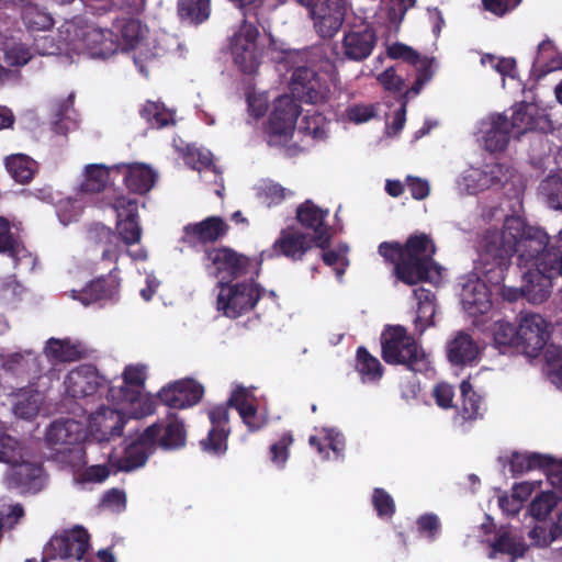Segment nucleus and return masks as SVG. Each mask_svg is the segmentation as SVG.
Segmentation results:
<instances>
[{
  "instance_id": "f257e3e1",
  "label": "nucleus",
  "mask_w": 562,
  "mask_h": 562,
  "mask_svg": "<svg viewBox=\"0 0 562 562\" xmlns=\"http://www.w3.org/2000/svg\"><path fill=\"white\" fill-rule=\"evenodd\" d=\"M539 227L528 225L519 216L506 217L502 231H487L479 249V270L492 284H501L510 265L512 257L517 254L520 269L538 268L539 262L550 266L557 244Z\"/></svg>"
},
{
  "instance_id": "f03ea898",
  "label": "nucleus",
  "mask_w": 562,
  "mask_h": 562,
  "mask_svg": "<svg viewBox=\"0 0 562 562\" xmlns=\"http://www.w3.org/2000/svg\"><path fill=\"white\" fill-rule=\"evenodd\" d=\"M378 251L394 266V276L407 285L434 282L441 277V267L435 261L436 245L425 233L411 235L404 244L383 241Z\"/></svg>"
},
{
  "instance_id": "7ed1b4c3",
  "label": "nucleus",
  "mask_w": 562,
  "mask_h": 562,
  "mask_svg": "<svg viewBox=\"0 0 562 562\" xmlns=\"http://www.w3.org/2000/svg\"><path fill=\"white\" fill-rule=\"evenodd\" d=\"M381 357L391 366H403L415 373L430 368L429 356L415 336L402 325H385L380 337Z\"/></svg>"
},
{
  "instance_id": "20e7f679",
  "label": "nucleus",
  "mask_w": 562,
  "mask_h": 562,
  "mask_svg": "<svg viewBox=\"0 0 562 562\" xmlns=\"http://www.w3.org/2000/svg\"><path fill=\"white\" fill-rule=\"evenodd\" d=\"M59 34L67 44L81 45L92 57L109 58L120 49L114 31L88 24L79 16L65 21Z\"/></svg>"
},
{
  "instance_id": "39448f33",
  "label": "nucleus",
  "mask_w": 562,
  "mask_h": 562,
  "mask_svg": "<svg viewBox=\"0 0 562 562\" xmlns=\"http://www.w3.org/2000/svg\"><path fill=\"white\" fill-rule=\"evenodd\" d=\"M257 260L227 246L206 247L202 257L207 276L218 279V282H234L252 276Z\"/></svg>"
},
{
  "instance_id": "423d86ee",
  "label": "nucleus",
  "mask_w": 562,
  "mask_h": 562,
  "mask_svg": "<svg viewBox=\"0 0 562 562\" xmlns=\"http://www.w3.org/2000/svg\"><path fill=\"white\" fill-rule=\"evenodd\" d=\"M258 277L254 271L248 281L218 282L216 310L232 319L252 311L265 292L255 281Z\"/></svg>"
},
{
  "instance_id": "0eeeda50",
  "label": "nucleus",
  "mask_w": 562,
  "mask_h": 562,
  "mask_svg": "<svg viewBox=\"0 0 562 562\" xmlns=\"http://www.w3.org/2000/svg\"><path fill=\"white\" fill-rule=\"evenodd\" d=\"M90 548V535L80 526L55 535L45 544L43 562L50 560L81 561Z\"/></svg>"
},
{
  "instance_id": "6e6552de",
  "label": "nucleus",
  "mask_w": 562,
  "mask_h": 562,
  "mask_svg": "<svg viewBox=\"0 0 562 562\" xmlns=\"http://www.w3.org/2000/svg\"><path fill=\"white\" fill-rule=\"evenodd\" d=\"M313 246L314 240H312L308 234L293 227L283 228L272 244V247L260 252L256 261L255 274H260L261 265L266 259L285 257L292 261H302Z\"/></svg>"
},
{
  "instance_id": "1a4fd4ad",
  "label": "nucleus",
  "mask_w": 562,
  "mask_h": 562,
  "mask_svg": "<svg viewBox=\"0 0 562 562\" xmlns=\"http://www.w3.org/2000/svg\"><path fill=\"white\" fill-rule=\"evenodd\" d=\"M161 432L159 423L146 427L137 437L126 446L123 457L113 461L116 471L131 472L142 468L149 456L155 451L157 438Z\"/></svg>"
},
{
  "instance_id": "9d476101",
  "label": "nucleus",
  "mask_w": 562,
  "mask_h": 562,
  "mask_svg": "<svg viewBox=\"0 0 562 562\" xmlns=\"http://www.w3.org/2000/svg\"><path fill=\"white\" fill-rule=\"evenodd\" d=\"M83 437L82 425L71 418L53 422L46 431V441L53 450L78 460L82 457V449L78 445Z\"/></svg>"
},
{
  "instance_id": "9b49d317",
  "label": "nucleus",
  "mask_w": 562,
  "mask_h": 562,
  "mask_svg": "<svg viewBox=\"0 0 562 562\" xmlns=\"http://www.w3.org/2000/svg\"><path fill=\"white\" fill-rule=\"evenodd\" d=\"M65 385L67 394L74 398H101L108 387V380L93 364H80L67 373Z\"/></svg>"
},
{
  "instance_id": "f8f14e48",
  "label": "nucleus",
  "mask_w": 562,
  "mask_h": 562,
  "mask_svg": "<svg viewBox=\"0 0 562 562\" xmlns=\"http://www.w3.org/2000/svg\"><path fill=\"white\" fill-rule=\"evenodd\" d=\"M291 91L294 98L310 104H324L328 101L329 86L310 67H297L291 78Z\"/></svg>"
},
{
  "instance_id": "ddd939ff",
  "label": "nucleus",
  "mask_w": 562,
  "mask_h": 562,
  "mask_svg": "<svg viewBox=\"0 0 562 562\" xmlns=\"http://www.w3.org/2000/svg\"><path fill=\"white\" fill-rule=\"evenodd\" d=\"M258 35L256 26L244 23L231 38L234 63L244 74L255 72L260 65L257 50Z\"/></svg>"
},
{
  "instance_id": "4468645a",
  "label": "nucleus",
  "mask_w": 562,
  "mask_h": 562,
  "mask_svg": "<svg viewBox=\"0 0 562 562\" xmlns=\"http://www.w3.org/2000/svg\"><path fill=\"white\" fill-rule=\"evenodd\" d=\"M211 428L207 436L200 441L202 451L212 456H224L228 448L229 408L225 404H220L207 412Z\"/></svg>"
},
{
  "instance_id": "2eb2a0df",
  "label": "nucleus",
  "mask_w": 562,
  "mask_h": 562,
  "mask_svg": "<svg viewBox=\"0 0 562 562\" xmlns=\"http://www.w3.org/2000/svg\"><path fill=\"white\" fill-rule=\"evenodd\" d=\"M347 10V0H321L308 15L321 37L333 38L341 29Z\"/></svg>"
},
{
  "instance_id": "dca6fc26",
  "label": "nucleus",
  "mask_w": 562,
  "mask_h": 562,
  "mask_svg": "<svg viewBox=\"0 0 562 562\" xmlns=\"http://www.w3.org/2000/svg\"><path fill=\"white\" fill-rule=\"evenodd\" d=\"M204 387L194 379L187 378L169 383L160 389L157 397L169 408L184 409L201 402Z\"/></svg>"
},
{
  "instance_id": "f3484780",
  "label": "nucleus",
  "mask_w": 562,
  "mask_h": 562,
  "mask_svg": "<svg viewBox=\"0 0 562 562\" xmlns=\"http://www.w3.org/2000/svg\"><path fill=\"white\" fill-rule=\"evenodd\" d=\"M328 214V210L321 209L311 200H306L296 209L297 222L302 227L313 232L310 237L314 240V246L322 250L331 245V228L326 224Z\"/></svg>"
},
{
  "instance_id": "a211bd4d",
  "label": "nucleus",
  "mask_w": 562,
  "mask_h": 562,
  "mask_svg": "<svg viewBox=\"0 0 562 562\" xmlns=\"http://www.w3.org/2000/svg\"><path fill=\"white\" fill-rule=\"evenodd\" d=\"M549 324L539 314L525 315L518 326L519 352L536 358L547 346Z\"/></svg>"
},
{
  "instance_id": "6ab92c4d",
  "label": "nucleus",
  "mask_w": 562,
  "mask_h": 562,
  "mask_svg": "<svg viewBox=\"0 0 562 562\" xmlns=\"http://www.w3.org/2000/svg\"><path fill=\"white\" fill-rule=\"evenodd\" d=\"M113 209L117 213L116 231L120 239L126 246L138 244L142 238V227L138 216V201L125 195L115 198Z\"/></svg>"
},
{
  "instance_id": "aec40b11",
  "label": "nucleus",
  "mask_w": 562,
  "mask_h": 562,
  "mask_svg": "<svg viewBox=\"0 0 562 562\" xmlns=\"http://www.w3.org/2000/svg\"><path fill=\"white\" fill-rule=\"evenodd\" d=\"M5 481L9 488H16L23 494H36L45 484L44 469L41 463L24 458V461L9 469Z\"/></svg>"
},
{
  "instance_id": "412c9836",
  "label": "nucleus",
  "mask_w": 562,
  "mask_h": 562,
  "mask_svg": "<svg viewBox=\"0 0 562 562\" xmlns=\"http://www.w3.org/2000/svg\"><path fill=\"white\" fill-rule=\"evenodd\" d=\"M525 269L521 295L533 304L544 302L550 296L552 280L557 278L555 273L543 261L538 263V268L528 267Z\"/></svg>"
},
{
  "instance_id": "4be33fe9",
  "label": "nucleus",
  "mask_w": 562,
  "mask_h": 562,
  "mask_svg": "<svg viewBox=\"0 0 562 562\" xmlns=\"http://www.w3.org/2000/svg\"><path fill=\"white\" fill-rule=\"evenodd\" d=\"M112 171L116 173V177H122L123 184L128 192L139 195L148 193L157 180V172L143 162L113 165Z\"/></svg>"
},
{
  "instance_id": "5701e85b",
  "label": "nucleus",
  "mask_w": 562,
  "mask_h": 562,
  "mask_svg": "<svg viewBox=\"0 0 562 562\" xmlns=\"http://www.w3.org/2000/svg\"><path fill=\"white\" fill-rule=\"evenodd\" d=\"M125 423V416L120 409L104 405L89 416V429L99 441H110L121 437Z\"/></svg>"
},
{
  "instance_id": "b1692460",
  "label": "nucleus",
  "mask_w": 562,
  "mask_h": 562,
  "mask_svg": "<svg viewBox=\"0 0 562 562\" xmlns=\"http://www.w3.org/2000/svg\"><path fill=\"white\" fill-rule=\"evenodd\" d=\"M117 270V267H114L108 276H102L90 281L82 290H72V299L81 302L86 306L116 299L120 290V279L115 273Z\"/></svg>"
},
{
  "instance_id": "393cba45",
  "label": "nucleus",
  "mask_w": 562,
  "mask_h": 562,
  "mask_svg": "<svg viewBox=\"0 0 562 562\" xmlns=\"http://www.w3.org/2000/svg\"><path fill=\"white\" fill-rule=\"evenodd\" d=\"M228 224L220 216H209L201 222L190 223L183 228V241L192 247L214 244L228 233Z\"/></svg>"
},
{
  "instance_id": "a878e982",
  "label": "nucleus",
  "mask_w": 562,
  "mask_h": 562,
  "mask_svg": "<svg viewBox=\"0 0 562 562\" xmlns=\"http://www.w3.org/2000/svg\"><path fill=\"white\" fill-rule=\"evenodd\" d=\"M300 113V105L292 97H279L269 116L267 133L273 136L288 135L294 130Z\"/></svg>"
},
{
  "instance_id": "bb28decb",
  "label": "nucleus",
  "mask_w": 562,
  "mask_h": 562,
  "mask_svg": "<svg viewBox=\"0 0 562 562\" xmlns=\"http://www.w3.org/2000/svg\"><path fill=\"white\" fill-rule=\"evenodd\" d=\"M376 34L370 26L349 30L344 34L341 48L344 58L352 61L367 59L376 45Z\"/></svg>"
},
{
  "instance_id": "cd10ccee",
  "label": "nucleus",
  "mask_w": 562,
  "mask_h": 562,
  "mask_svg": "<svg viewBox=\"0 0 562 562\" xmlns=\"http://www.w3.org/2000/svg\"><path fill=\"white\" fill-rule=\"evenodd\" d=\"M0 254L13 260L14 269H33L35 258L10 231L7 220L0 218Z\"/></svg>"
},
{
  "instance_id": "c85d7f7f",
  "label": "nucleus",
  "mask_w": 562,
  "mask_h": 562,
  "mask_svg": "<svg viewBox=\"0 0 562 562\" xmlns=\"http://www.w3.org/2000/svg\"><path fill=\"white\" fill-rule=\"evenodd\" d=\"M479 353L477 344L464 331H459L447 345V357L453 366H472L477 361Z\"/></svg>"
},
{
  "instance_id": "c756f323",
  "label": "nucleus",
  "mask_w": 562,
  "mask_h": 562,
  "mask_svg": "<svg viewBox=\"0 0 562 562\" xmlns=\"http://www.w3.org/2000/svg\"><path fill=\"white\" fill-rule=\"evenodd\" d=\"M2 368L16 376L37 379L43 372L40 356L33 350L13 352L2 358Z\"/></svg>"
},
{
  "instance_id": "7c9ffc66",
  "label": "nucleus",
  "mask_w": 562,
  "mask_h": 562,
  "mask_svg": "<svg viewBox=\"0 0 562 562\" xmlns=\"http://www.w3.org/2000/svg\"><path fill=\"white\" fill-rule=\"evenodd\" d=\"M45 355L56 362L78 361L87 356L85 346L70 338H49L44 348Z\"/></svg>"
},
{
  "instance_id": "2f4dec72",
  "label": "nucleus",
  "mask_w": 562,
  "mask_h": 562,
  "mask_svg": "<svg viewBox=\"0 0 562 562\" xmlns=\"http://www.w3.org/2000/svg\"><path fill=\"white\" fill-rule=\"evenodd\" d=\"M414 295L417 300L416 317L414 319L415 333L419 337L425 330L434 326V317L436 314V295L432 291L418 288L414 290Z\"/></svg>"
},
{
  "instance_id": "473e14b6",
  "label": "nucleus",
  "mask_w": 562,
  "mask_h": 562,
  "mask_svg": "<svg viewBox=\"0 0 562 562\" xmlns=\"http://www.w3.org/2000/svg\"><path fill=\"white\" fill-rule=\"evenodd\" d=\"M553 457L539 452H513L509 461L513 476L521 475L533 470L547 471L552 464Z\"/></svg>"
},
{
  "instance_id": "72a5a7b5",
  "label": "nucleus",
  "mask_w": 562,
  "mask_h": 562,
  "mask_svg": "<svg viewBox=\"0 0 562 562\" xmlns=\"http://www.w3.org/2000/svg\"><path fill=\"white\" fill-rule=\"evenodd\" d=\"M116 35H120V48L122 50H130L136 48L144 40L146 27L138 19L122 18L117 19L113 24Z\"/></svg>"
},
{
  "instance_id": "f704fd0d",
  "label": "nucleus",
  "mask_w": 562,
  "mask_h": 562,
  "mask_svg": "<svg viewBox=\"0 0 562 562\" xmlns=\"http://www.w3.org/2000/svg\"><path fill=\"white\" fill-rule=\"evenodd\" d=\"M161 426V432L157 438V445L165 450H176L186 446L187 430L183 420L176 414L168 415V422Z\"/></svg>"
},
{
  "instance_id": "c9c22d12",
  "label": "nucleus",
  "mask_w": 562,
  "mask_h": 562,
  "mask_svg": "<svg viewBox=\"0 0 562 562\" xmlns=\"http://www.w3.org/2000/svg\"><path fill=\"white\" fill-rule=\"evenodd\" d=\"M462 303L471 315L487 313L492 307L488 291L481 282H471L462 290Z\"/></svg>"
},
{
  "instance_id": "e433bc0d",
  "label": "nucleus",
  "mask_w": 562,
  "mask_h": 562,
  "mask_svg": "<svg viewBox=\"0 0 562 562\" xmlns=\"http://www.w3.org/2000/svg\"><path fill=\"white\" fill-rule=\"evenodd\" d=\"M509 139V120L504 114H497L485 132L484 147L490 153H501L507 148Z\"/></svg>"
},
{
  "instance_id": "4c0bfd02",
  "label": "nucleus",
  "mask_w": 562,
  "mask_h": 562,
  "mask_svg": "<svg viewBox=\"0 0 562 562\" xmlns=\"http://www.w3.org/2000/svg\"><path fill=\"white\" fill-rule=\"evenodd\" d=\"M527 549L528 547L522 541L517 540L508 528H501L491 543L488 558L495 559L501 553L510 555L512 561H515L522 558Z\"/></svg>"
},
{
  "instance_id": "58836bf2",
  "label": "nucleus",
  "mask_w": 562,
  "mask_h": 562,
  "mask_svg": "<svg viewBox=\"0 0 562 562\" xmlns=\"http://www.w3.org/2000/svg\"><path fill=\"white\" fill-rule=\"evenodd\" d=\"M211 0H178L177 13L182 22L200 25L211 15Z\"/></svg>"
},
{
  "instance_id": "ea45409f",
  "label": "nucleus",
  "mask_w": 562,
  "mask_h": 562,
  "mask_svg": "<svg viewBox=\"0 0 562 562\" xmlns=\"http://www.w3.org/2000/svg\"><path fill=\"white\" fill-rule=\"evenodd\" d=\"M462 406L460 415L464 422H474L483 417L484 402L474 390L470 381L463 380L460 384Z\"/></svg>"
},
{
  "instance_id": "a19ab883",
  "label": "nucleus",
  "mask_w": 562,
  "mask_h": 562,
  "mask_svg": "<svg viewBox=\"0 0 562 562\" xmlns=\"http://www.w3.org/2000/svg\"><path fill=\"white\" fill-rule=\"evenodd\" d=\"M75 98L72 91L67 98L57 99L52 104V131L57 135H66L69 131L68 122L71 121V113H75Z\"/></svg>"
},
{
  "instance_id": "79ce46f5",
  "label": "nucleus",
  "mask_w": 562,
  "mask_h": 562,
  "mask_svg": "<svg viewBox=\"0 0 562 562\" xmlns=\"http://www.w3.org/2000/svg\"><path fill=\"white\" fill-rule=\"evenodd\" d=\"M5 168L19 183L31 182L37 171V162L24 154H14L5 158Z\"/></svg>"
},
{
  "instance_id": "37998d69",
  "label": "nucleus",
  "mask_w": 562,
  "mask_h": 562,
  "mask_svg": "<svg viewBox=\"0 0 562 562\" xmlns=\"http://www.w3.org/2000/svg\"><path fill=\"white\" fill-rule=\"evenodd\" d=\"M89 238L95 244H102L106 247L102 251V259L117 262L120 257L119 244L115 233L103 224H94L89 229Z\"/></svg>"
},
{
  "instance_id": "c03bdc74",
  "label": "nucleus",
  "mask_w": 562,
  "mask_h": 562,
  "mask_svg": "<svg viewBox=\"0 0 562 562\" xmlns=\"http://www.w3.org/2000/svg\"><path fill=\"white\" fill-rule=\"evenodd\" d=\"M356 361V369L364 382H376L383 376V366L366 347H358Z\"/></svg>"
},
{
  "instance_id": "a18cd8bd",
  "label": "nucleus",
  "mask_w": 562,
  "mask_h": 562,
  "mask_svg": "<svg viewBox=\"0 0 562 562\" xmlns=\"http://www.w3.org/2000/svg\"><path fill=\"white\" fill-rule=\"evenodd\" d=\"M140 116L153 127L162 128L175 125L173 112L162 103L147 101L139 111Z\"/></svg>"
},
{
  "instance_id": "49530a36",
  "label": "nucleus",
  "mask_w": 562,
  "mask_h": 562,
  "mask_svg": "<svg viewBox=\"0 0 562 562\" xmlns=\"http://www.w3.org/2000/svg\"><path fill=\"white\" fill-rule=\"evenodd\" d=\"M116 177V173H113L112 166L104 167L100 165H91L87 168L86 179L81 184V191L86 193H99L103 191L110 180Z\"/></svg>"
},
{
  "instance_id": "de8ad7c7",
  "label": "nucleus",
  "mask_w": 562,
  "mask_h": 562,
  "mask_svg": "<svg viewBox=\"0 0 562 562\" xmlns=\"http://www.w3.org/2000/svg\"><path fill=\"white\" fill-rule=\"evenodd\" d=\"M561 502L554 491L540 492L529 504V513L536 520H544Z\"/></svg>"
},
{
  "instance_id": "09e8293b",
  "label": "nucleus",
  "mask_w": 562,
  "mask_h": 562,
  "mask_svg": "<svg viewBox=\"0 0 562 562\" xmlns=\"http://www.w3.org/2000/svg\"><path fill=\"white\" fill-rule=\"evenodd\" d=\"M27 452L24 446L14 437L3 434L0 436V461L8 463L10 468L24 461Z\"/></svg>"
},
{
  "instance_id": "8fccbe9b",
  "label": "nucleus",
  "mask_w": 562,
  "mask_h": 562,
  "mask_svg": "<svg viewBox=\"0 0 562 562\" xmlns=\"http://www.w3.org/2000/svg\"><path fill=\"white\" fill-rule=\"evenodd\" d=\"M104 394L108 402L113 405L134 404L139 401L142 391L134 385L126 384L124 380L120 386L112 385L108 380Z\"/></svg>"
},
{
  "instance_id": "3c124183",
  "label": "nucleus",
  "mask_w": 562,
  "mask_h": 562,
  "mask_svg": "<svg viewBox=\"0 0 562 562\" xmlns=\"http://www.w3.org/2000/svg\"><path fill=\"white\" fill-rule=\"evenodd\" d=\"M539 192L551 209L562 211V176L550 175L544 178Z\"/></svg>"
},
{
  "instance_id": "603ef678",
  "label": "nucleus",
  "mask_w": 562,
  "mask_h": 562,
  "mask_svg": "<svg viewBox=\"0 0 562 562\" xmlns=\"http://www.w3.org/2000/svg\"><path fill=\"white\" fill-rule=\"evenodd\" d=\"M518 327L508 322H497L494 330V342L496 347L505 352L509 348L519 351Z\"/></svg>"
},
{
  "instance_id": "864d4df0",
  "label": "nucleus",
  "mask_w": 562,
  "mask_h": 562,
  "mask_svg": "<svg viewBox=\"0 0 562 562\" xmlns=\"http://www.w3.org/2000/svg\"><path fill=\"white\" fill-rule=\"evenodd\" d=\"M42 395L37 391H33L27 395L19 397L14 404L13 411L18 417L23 419H32L35 417L41 408Z\"/></svg>"
},
{
  "instance_id": "5fc2aeb1",
  "label": "nucleus",
  "mask_w": 562,
  "mask_h": 562,
  "mask_svg": "<svg viewBox=\"0 0 562 562\" xmlns=\"http://www.w3.org/2000/svg\"><path fill=\"white\" fill-rule=\"evenodd\" d=\"M324 123L325 116L315 111L302 117L299 131L305 135H311L313 138H323L325 136Z\"/></svg>"
},
{
  "instance_id": "6e6d98bb",
  "label": "nucleus",
  "mask_w": 562,
  "mask_h": 562,
  "mask_svg": "<svg viewBox=\"0 0 562 562\" xmlns=\"http://www.w3.org/2000/svg\"><path fill=\"white\" fill-rule=\"evenodd\" d=\"M544 357L550 367L551 381L562 387V348L550 345L544 352Z\"/></svg>"
},
{
  "instance_id": "4d7b16f0",
  "label": "nucleus",
  "mask_w": 562,
  "mask_h": 562,
  "mask_svg": "<svg viewBox=\"0 0 562 562\" xmlns=\"http://www.w3.org/2000/svg\"><path fill=\"white\" fill-rule=\"evenodd\" d=\"M372 505L380 518H391L395 513V503L392 496L381 487L373 490Z\"/></svg>"
},
{
  "instance_id": "13d9d810",
  "label": "nucleus",
  "mask_w": 562,
  "mask_h": 562,
  "mask_svg": "<svg viewBox=\"0 0 562 562\" xmlns=\"http://www.w3.org/2000/svg\"><path fill=\"white\" fill-rule=\"evenodd\" d=\"M527 104H519L514 108L512 120L509 121V131L517 128L521 132L532 131L536 127V121L529 113Z\"/></svg>"
},
{
  "instance_id": "bf43d9fd",
  "label": "nucleus",
  "mask_w": 562,
  "mask_h": 562,
  "mask_svg": "<svg viewBox=\"0 0 562 562\" xmlns=\"http://www.w3.org/2000/svg\"><path fill=\"white\" fill-rule=\"evenodd\" d=\"M293 443L291 431L281 435L278 441L270 446L271 461L278 465H283L289 458V447Z\"/></svg>"
},
{
  "instance_id": "052dcab7",
  "label": "nucleus",
  "mask_w": 562,
  "mask_h": 562,
  "mask_svg": "<svg viewBox=\"0 0 562 562\" xmlns=\"http://www.w3.org/2000/svg\"><path fill=\"white\" fill-rule=\"evenodd\" d=\"M258 195L268 206L278 205L285 199V189L276 182H267L260 186Z\"/></svg>"
},
{
  "instance_id": "680f3d73",
  "label": "nucleus",
  "mask_w": 562,
  "mask_h": 562,
  "mask_svg": "<svg viewBox=\"0 0 562 562\" xmlns=\"http://www.w3.org/2000/svg\"><path fill=\"white\" fill-rule=\"evenodd\" d=\"M417 529L420 535H425L428 540L434 541L441 528L439 518L435 514H425L418 517Z\"/></svg>"
},
{
  "instance_id": "e2e57ef3",
  "label": "nucleus",
  "mask_w": 562,
  "mask_h": 562,
  "mask_svg": "<svg viewBox=\"0 0 562 562\" xmlns=\"http://www.w3.org/2000/svg\"><path fill=\"white\" fill-rule=\"evenodd\" d=\"M111 471L105 464H95L85 468L77 476L80 483H102L104 482Z\"/></svg>"
},
{
  "instance_id": "0e129e2a",
  "label": "nucleus",
  "mask_w": 562,
  "mask_h": 562,
  "mask_svg": "<svg viewBox=\"0 0 562 562\" xmlns=\"http://www.w3.org/2000/svg\"><path fill=\"white\" fill-rule=\"evenodd\" d=\"M32 58L31 50L23 44H16L4 53L5 63L12 67H21L26 65Z\"/></svg>"
},
{
  "instance_id": "69168bd1",
  "label": "nucleus",
  "mask_w": 562,
  "mask_h": 562,
  "mask_svg": "<svg viewBox=\"0 0 562 562\" xmlns=\"http://www.w3.org/2000/svg\"><path fill=\"white\" fill-rule=\"evenodd\" d=\"M521 1L522 0H481L483 9L498 18H503L516 9Z\"/></svg>"
},
{
  "instance_id": "338daca9",
  "label": "nucleus",
  "mask_w": 562,
  "mask_h": 562,
  "mask_svg": "<svg viewBox=\"0 0 562 562\" xmlns=\"http://www.w3.org/2000/svg\"><path fill=\"white\" fill-rule=\"evenodd\" d=\"M228 408H235L239 416L252 412V403L248 400V393L244 387L235 390L226 402Z\"/></svg>"
},
{
  "instance_id": "774afa93",
  "label": "nucleus",
  "mask_w": 562,
  "mask_h": 562,
  "mask_svg": "<svg viewBox=\"0 0 562 562\" xmlns=\"http://www.w3.org/2000/svg\"><path fill=\"white\" fill-rule=\"evenodd\" d=\"M432 59H426L422 67L416 70V78L412 87L405 92L407 94L417 95L423 89L424 85L431 80L434 71L431 69Z\"/></svg>"
}]
</instances>
